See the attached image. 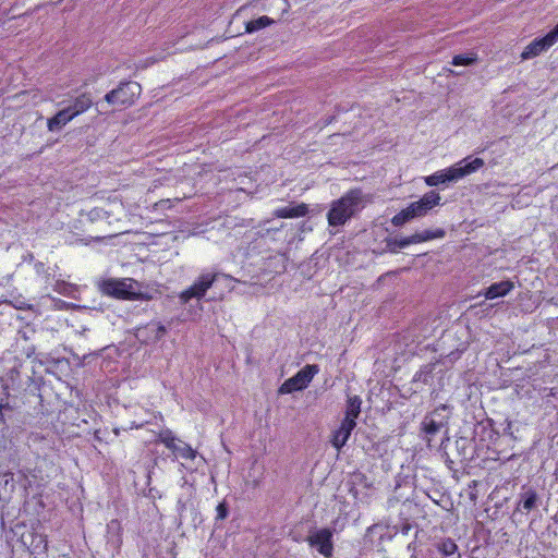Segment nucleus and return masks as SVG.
I'll use <instances>...</instances> for the list:
<instances>
[{
	"label": "nucleus",
	"instance_id": "f257e3e1",
	"mask_svg": "<svg viewBox=\"0 0 558 558\" xmlns=\"http://www.w3.org/2000/svg\"><path fill=\"white\" fill-rule=\"evenodd\" d=\"M369 202L371 196L364 194L361 189L349 190L343 196L331 203L327 214L329 226H343L348 220L357 215Z\"/></svg>",
	"mask_w": 558,
	"mask_h": 558
},
{
	"label": "nucleus",
	"instance_id": "f03ea898",
	"mask_svg": "<svg viewBox=\"0 0 558 558\" xmlns=\"http://www.w3.org/2000/svg\"><path fill=\"white\" fill-rule=\"evenodd\" d=\"M483 166L484 160L482 158H472V156H468L449 168L436 171L424 180L428 186L449 184L458 182L459 180L476 172Z\"/></svg>",
	"mask_w": 558,
	"mask_h": 558
},
{
	"label": "nucleus",
	"instance_id": "7ed1b4c3",
	"mask_svg": "<svg viewBox=\"0 0 558 558\" xmlns=\"http://www.w3.org/2000/svg\"><path fill=\"white\" fill-rule=\"evenodd\" d=\"M100 291L109 296L122 300H151L153 296L142 292V284L133 278H109L100 282Z\"/></svg>",
	"mask_w": 558,
	"mask_h": 558
},
{
	"label": "nucleus",
	"instance_id": "20e7f679",
	"mask_svg": "<svg viewBox=\"0 0 558 558\" xmlns=\"http://www.w3.org/2000/svg\"><path fill=\"white\" fill-rule=\"evenodd\" d=\"M440 195L435 191H429L416 202L411 203L407 208L395 215L391 223L395 227H401L412 219L424 217L430 209L440 203Z\"/></svg>",
	"mask_w": 558,
	"mask_h": 558
},
{
	"label": "nucleus",
	"instance_id": "39448f33",
	"mask_svg": "<svg viewBox=\"0 0 558 558\" xmlns=\"http://www.w3.org/2000/svg\"><path fill=\"white\" fill-rule=\"evenodd\" d=\"M142 87L136 82H122L106 94L105 100L110 105L131 106L140 96Z\"/></svg>",
	"mask_w": 558,
	"mask_h": 558
},
{
	"label": "nucleus",
	"instance_id": "423d86ee",
	"mask_svg": "<svg viewBox=\"0 0 558 558\" xmlns=\"http://www.w3.org/2000/svg\"><path fill=\"white\" fill-rule=\"evenodd\" d=\"M218 276V272L201 274L190 288L180 293L179 299L181 303L186 304L192 299L201 300L202 298H204L206 292L213 287L214 282L217 280Z\"/></svg>",
	"mask_w": 558,
	"mask_h": 558
},
{
	"label": "nucleus",
	"instance_id": "0eeeda50",
	"mask_svg": "<svg viewBox=\"0 0 558 558\" xmlns=\"http://www.w3.org/2000/svg\"><path fill=\"white\" fill-rule=\"evenodd\" d=\"M319 368L317 365H305L294 376L287 379L279 388V392L292 393L305 389L312 381L313 377L318 373Z\"/></svg>",
	"mask_w": 558,
	"mask_h": 558
},
{
	"label": "nucleus",
	"instance_id": "6e6552de",
	"mask_svg": "<svg viewBox=\"0 0 558 558\" xmlns=\"http://www.w3.org/2000/svg\"><path fill=\"white\" fill-rule=\"evenodd\" d=\"M337 520L332 522L333 529L324 527L315 531L307 537V543L311 547L316 548L317 551L326 558H330L333 553V531H336Z\"/></svg>",
	"mask_w": 558,
	"mask_h": 558
},
{
	"label": "nucleus",
	"instance_id": "1a4fd4ad",
	"mask_svg": "<svg viewBox=\"0 0 558 558\" xmlns=\"http://www.w3.org/2000/svg\"><path fill=\"white\" fill-rule=\"evenodd\" d=\"M167 328L158 322H150L137 328L136 338L144 343H155L165 337Z\"/></svg>",
	"mask_w": 558,
	"mask_h": 558
},
{
	"label": "nucleus",
	"instance_id": "9d476101",
	"mask_svg": "<svg viewBox=\"0 0 558 558\" xmlns=\"http://www.w3.org/2000/svg\"><path fill=\"white\" fill-rule=\"evenodd\" d=\"M541 504L537 492L529 486H523L518 495L515 511H526L536 509Z\"/></svg>",
	"mask_w": 558,
	"mask_h": 558
},
{
	"label": "nucleus",
	"instance_id": "9b49d317",
	"mask_svg": "<svg viewBox=\"0 0 558 558\" xmlns=\"http://www.w3.org/2000/svg\"><path fill=\"white\" fill-rule=\"evenodd\" d=\"M356 427V422L351 420H342L339 428L332 433L331 445L340 450L348 441L352 430Z\"/></svg>",
	"mask_w": 558,
	"mask_h": 558
},
{
	"label": "nucleus",
	"instance_id": "f8f14e48",
	"mask_svg": "<svg viewBox=\"0 0 558 558\" xmlns=\"http://www.w3.org/2000/svg\"><path fill=\"white\" fill-rule=\"evenodd\" d=\"M514 289V283L511 280H502L495 282L486 288L480 295H484L486 300H494L509 294Z\"/></svg>",
	"mask_w": 558,
	"mask_h": 558
},
{
	"label": "nucleus",
	"instance_id": "ddd939ff",
	"mask_svg": "<svg viewBox=\"0 0 558 558\" xmlns=\"http://www.w3.org/2000/svg\"><path fill=\"white\" fill-rule=\"evenodd\" d=\"M307 213H308L307 205L304 203H301V204H296V205L290 204L286 207L277 208L274 211V216L277 218H299V217L306 216Z\"/></svg>",
	"mask_w": 558,
	"mask_h": 558
},
{
	"label": "nucleus",
	"instance_id": "4468645a",
	"mask_svg": "<svg viewBox=\"0 0 558 558\" xmlns=\"http://www.w3.org/2000/svg\"><path fill=\"white\" fill-rule=\"evenodd\" d=\"M93 105V100L90 98V95L87 93H84L80 96H77L71 104H69L65 109L70 111V114L74 119L78 114L85 112L88 110Z\"/></svg>",
	"mask_w": 558,
	"mask_h": 558
},
{
	"label": "nucleus",
	"instance_id": "2eb2a0df",
	"mask_svg": "<svg viewBox=\"0 0 558 558\" xmlns=\"http://www.w3.org/2000/svg\"><path fill=\"white\" fill-rule=\"evenodd\" d=\"M107 543L113 549H120L122 545V526L120 521L111 520L107 524Z\"/></svg>",
	"mask_w": 558,
	"mask_h": 558
},
{
	"label": "nucleus",
	"instance_id": "dca6fc26",
	"mask_svg": "<svg viewBox=\"0 0 558 558\" xmlns=\"http://www.w3.org/2000/svg\"><path fill=\"white\" fill-rule=\"evenodd\" d=\"M549 49L544 36L535 38L532 40L523 50L521 53L522 60L532 59L534 57H537L544 51H547Z\"/></svg>",
	"mask_w": 558,
	"mask_h": 558
},
{
	"label": "nucleus",
	"instance_id": "f3484780",
	"mask_svg": "<svg viewBox=\"0 0 558 558\" xmlns=\"http://www.w3.org/2000/svg\"><path fill=\"white\" fill-rule=\"evenodd\" d=\"M73 118L65 108L59 110L52 118L48 119L47 128L50 132H57L66 125Z\"/></svg>",
	"mask_w": 558,
	"mask_h": 558
},
{
	"label": "nucleus",
	"instance_id": "a211bd4d",
	"mask_svg": "<svg viewBox=\"0 0 558 558\" xmlns=\"http://www.w3.org/2000/svg\"><path fill=\"white\" fill-rule=\"evenodd\" d=\"M436 363H428L423 365L413 376V384L418 385H432L434 378V371L436 368Z\"/></svg>",
	"mask_w": 558,
	"mask_h": 558
},
{
	"label": "nucleus",
	"instance_id": "6ab92c4d",
	"mask_svg": "<svg viewBox=\"0 0 558 558\" xmlns=\"http://www.w3.org/2000/svg\"><path fill=\"white\" fill-rule=\"evenodd\" d=\"M444 427L441 422H436L434 418L426 416L422 424L421 429L424 433V438L429 444L435 435H437Z\"/></svg>",
	"mask_w": 558,
	"mask_h": 558
},
{
	"label": "nucleus",
	"instance_id": "aec40b11",
	"mask_svg": "<svg viewBox=\"0 0 558 558\" xmlns=\"http://www.w3.org/2000/svg\"><path fill=\"white\" fill-rule=\"evenodd\" d=\"M436 547L444 558H461L458 546L451 538L440 539Z\"/></svg>",
	"mask_w": 558,
	"mask_h": 558
},
{
	"label": "nucleus",
	"instance_id": "412c9836",
	"mask_svg": "<svg viewBox=\"0 0 558 558\" xmlns=\"http://www.w3.org/2000/svg\"><path fill=\"white\" fill-rule=\"evenodd\" d=\"M361 404L362 400L359 396L349 397L347 401L345 416L343 420H351L355 422L361 413Z\"/></svg>",
	"mask_w": 558,
	"mask_h": 558
},
{
	"label": "nucleus",
	"instance_id": "4be33fe9",
	"mask_svg": "<svg viewBox=\"0 0 558 558\" xmlns=\"http://www.w3.org/2000/svg\"><path fill=\"white\" fill-rule=\"evenodd\" d=\"M177 458L194 460L197 452L186 442L178 440L175 447L171 450Z\"/></svg>",
	"mask_w": 558,
	"mask_h": 558
},
{
	"label": "nucleus",
	"instance_id": "5701e85b",
	"mask_svg": "<svg viewBox=\"0 0 558 558\" xmlns=\"http://www.w3.org/2000/svg\"><path fill=\"white\" fill-rule=\"evenodd\" d=\"M477 61V56L474 52L460 53L452 58L451 64L454 66H469Z\"/></svg>",
	"mask_w": 558,
	"mask_h": 558
},
{
	"label": "nucleus",
	"instance_id": "b1692460",
	"mask_svg": "<svg viewBox=\"0 0 558 558\" xmlns=\"http://www.w3.org/2000/svg\"><path fill=\"white\" fill-rule=\"evenodd\" d=\"M272 20L266 15L252 20L246 24V32L254 33L270 25Z\"/></svg>",
	"mask_w": 558,
	"mask_h": 558
},
{
	"label": "nucleus",
	"instance_id": "393cba45",
	"mask_svg": "<svg viewBox=\"0 0 558 558\" xmlns=\"http://www.w3.org/2000/svg\"><path fill=\"white\" fill-rule=\"evenodd\" d=\"M407 246H409V245H408L405 238H401V239L388 238V239H386V251L389 253H397L399 250L404 248Z\"/></svg>",
	"mask_w": 558,
	"mask_h": 558
},
{
	"label": "nucleus",
	"instance_id": "a878e982",
	"mask_svg": "<svg viewBox=\"0 0 558 558\" xmlns=\"http://www.w3.org/2000/svg\"><path fill=\"white\" fill-rule=\"evenodd\" d=\"M158 441L165 444V446L170 450H172L178 444L177 438L172 435V432L169 429L159 433Z\"/></svg>",
	"mask_w": 558,
	"mask_h": 558
},
{
	"label": "nucleus",
	"instance_id": "bb28decb",
	"mask_svg": "<svg viewBox=\"0 0 558 558\" xmlns=\"http://www.w3.org/2000/svg\"><path fill=\"white\" fill-rule=\"evenodd\" d=\"M420 233H421V236L423 238V242L430 241L434 239H441L446 234L445 230H442V229L424 230Z\"/></svg>",
	"mask_w": 558,
	"mask_h": 558
},
{
	"label": "nucleus",
	"instance_id": "cd10ccee",
	"mask_svg": "<svg viewBox=\"0 0 558 558\" xmlns=\"http://www.w3.org/2000/svg\"><path fill=\"white\" fill-rule=\"evenodd\" d=\"M87 219L90 222L98 221V220H106L108 219V214L101 208H94L87 213Z\"/></svg>",
	"mask_w": 558,
	"mask_h": 558
},
{
	"label": "nucleus",
	"instance_id": "c85d7f7f",
	"mask_svg": "<svg viewBox=\"0 0 558 558\" xmlns=\"http://www.w3.org/2000/svg\"><path fill=\"white\" fill-rule=\"evenodd\" d=\"M548 47H553L558 41V24L544 36Z\"/></svg>",
	"mask_w": 558,
	"mask_h": 558
},
{
	"label": "nucleus",
	"instance_id": "c756f323",
	"mask_svg": "<svg viewBox=\"0 0 558 558\" xmlns=\"http://www.w3.org/2000/svg\"><path fill=\"white\" fill-rule=\"evenodd\" d=\"M217 520H225L229 514V507L226 501L220 502L217 508Z\"/></svg>",
	"mask_w": 558,
	"mask_h": 558
},
{
	"label": "nucleus",
	"instance_id": "7c9ffc66",
	"mask_svg": "<svg viewBox=\"0 0 558 558\" xmlns=\"http://www.w3.org/2000/svg\"><path fill=\"white\" fill-rule=\"evenodd\" d=\"M408 245L416 244L423 242V238L421 236L420 232H416L410 236H405Z\"/></svg>",
	"mask_w": 558,
	"mask_h": 558
},
{
	"label": "nucleus",
	"instance_id": "2f4dec72",
	"mask_svg": "<svg viewBox=\"0 0 558 558\" xmlns=\"http://www.w3.org/2000/svg\"><path fill=\"white\" fill-rule=\"evenodd\" d=\"M144 426V423L136 424L135 422L132 423L131 428H141Z\"/></svg>",
	"mask_w": 558,
	"mask_h": 558
},
{
	"label": "nucleus",
	"instance_id": "473e14b6",
	"mask_svg": "<svg viewBox=\"0 0 558 558\" xmlns=\"http://www.w3.org/2000/svg\"><path fill=\"white\" fill-rule=\"evenodd\" d=\"M35 267H36L37 271H40V269H43V268H44V264L39 262V263H37V264L35 265Z\"/></svg>",
	"mask_w": 558,
	"mask_h": 558
},
{
	"label": "nucleus",
	"instance_id": "72a5a7b5",
	"mask_svg": "<svg viewBox=\"0 0 558 558\" xmlns=\"http://www.w3.org/2000/svg\"><path fill=\"white\" fill-rule=\"evenodd\" d=\"M354 478H355V480H360V481H362V480H364V478H365V476H364L363 474L359 473V474H355V475H354Z\"/></svg>",
	"mask_w": 558,
	"mask_h": 558
},
{
	"label": "nucleus",
	"instance_id": "f704fd0d",
	"mask_svg": "<svg viewBox=\"0 0 558 558\" xmlns=\"http://www.w3.org/2000/svg\"><path fill=\"white\" fill-rule=\"evenodd\" d=\"M350 493H351V494H353V495L355 496L357 492H356V489L351 488V489H350Z\"/></svg>",
	"mask_w": 558,
	"mask_h": 558
},
{
	"label": "nucleus",
	"instance_id": "c9c22d12",
	"mask_svg": "<svg viewBox=\"0 0 558 558\" xmlns=\"http://www.w3.org/2000/svg\"><path fill=\"white\" fill-rule=\"evenodd\" d=\"M409 530V526H404L403 532L405 533Z\"/></svg>",
	"mask_w": 558,
	"mask_h": 558
},
{
	"label": "nucleus",
	"instance_id": "e433bc0d",
	"mask_svg": "<svg viewBox=\"0 0 558 558\" xmlns=\"http://www.w3.org/2000/svg\"><path fill=\"white\" fill-rule=\"evenodd\" d=\"M63 0H58V3L62 2Z\"/></svg>",
	"mask_w": 558,
	"mask_h": 558
}]
</instances>
